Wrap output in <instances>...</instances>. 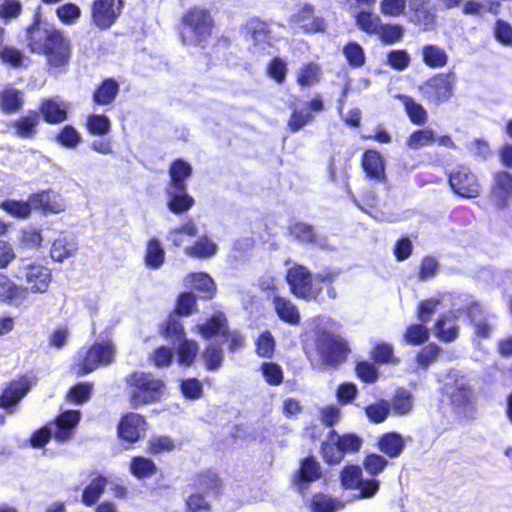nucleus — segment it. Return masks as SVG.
<instances>
[{"mask_svg":"<svg viewBox=\"0 0 512 512\" xmlns=\"http://www.w3.org/2000/svg\"><path fill=\"white\" fill-rule=\"evenodd\" d=\"M192 171V166L183 159H176L170 165V181L166 187L167 207L174 214L187 212L195 203L194 198L188 194L186 184Z\"/></svg>","mask_w":512,"mask_h":512,"instance_id":"1","label":"nucleus"},{"mask_svg":"<svg viewBox=\"0 0 512 512\" xmlns=\"http://www.w3.org/2000/svg\"><path fill=\"white\" fill-rule=\"evenodd\" d=\"M316 350L324 364L338 365L346 360L348 343L339 335L318 327L315 338Z\"/></svg>","mask_w":512,"mask_h":512,"instance_id":"6","label":"nucleus"},{"mask_svg":"<svg viewBox=\"0 0 512 512\" xmlns=\"http://www.w3.org/2000/svg\"><path fill=\"white\" fill-rule=\"evenodd\" d=\"M40 110L45 121L51 124L61 123L67 118V106L57 99L45 100Z\"/></svg>","mask_w":512,"mask_h":512,"instance_id":"36","label":"nucleus"},{"mask_svg":"<svg viewBox=\"0 0 512 512\" xmlns=\"http://www.w3.org/2000/svg\"><path fill=\"white\" fill-rule=\"evenodd\" d=\"M491 198L498 209H505L512 198V174L500 171L494 175Z\"/></svg>","mask_w":512,"mask_h":512,"instance_id":"20","label":"nucleus"},{"mask_svg":"<svg viewBox=\"0 0 512 512\" xmlns=\"http://www.w3.org/2000/svg\"><path fill=\"white\" fill-rule=\"evenodd\" d=\"M465 311L474 326L476 335L482 339L489 338L496 324V316L486 312L478 302H472Z\"/></svg>","mask_w":512,"mask_h":512,"instance_id":"17","label":"nucleus"},{"mask_svg":"<svg viewBox=\"0 0 512 512\" xmlns=\"http://www.w3.org/2000/svg\"><path fill=\"white\" fill-rule=\"evenodd\" d=\"M124 0H92L90 4V21L100 30L111 28L120 17Z\"/></svg>","mask_w":512,"mask_h":512,"instance_id":"12","label":"nucleus"},{"mask_svg":"<svg viewBox=\"0 0 512 512\" xmlns=\"http://www.w3.org/2000/svg\"><path fill=\"white\" fill-rule=\"evenodd\" d=\"M343 501L324 493H317L311 498L309 508L312 512H337L344 508Z\"/></svg>","mask_w":512,"mask_h":512,"instance_id":"38","label":"nucleus"},{"mask_svg":"<svg viewBox=\"0 0 512 512\" xmlns=\"http://www.w3.org/2000/svg\"><path fill=\"white\" fill-rule=\"evenodd\" d=\"M378 446L381 452L390 458H396L402 453L405 447V441L401 434L388 432L379 438Z\"/></svg>","mask_w":512,"mask_h":512,"instance_id":"35","label":"nucleus"},{"mask_svg":"<svg viewBox=\"0 0 512 512\" xmlns=\"http://www.w3.org/2000/svg\"><path fill=\"white\" fill-rule=\"evenodd\" d=\"M27 299L24 287L16 285L6 275L0 273V301L19 306Z\"/></svg>","mask_w":512,"mask_h":512,"instance_id":"26","label":"nucleus"},{"mask_svg":"<svg viewBox=\"0 0 512 512\" xmlns=\"http://www.w3.org/2000/svg\"><path fill=\"white\" fill-rule=\"evenodd\" d=\"M405 16L409 22L424 31L434 30L436 27V9L431 0H409Z\"/></svg>","mask_w":512,"mask_h":512,"instance_id":"15","label":"nucleus"},{"mask_svg":"<svg viewBox=\"0 0 512 512\" xmlns=\"http://www.w3.org/2000/svg\"><path fill=\"white\" fill-rule=\"evenodd\" d=\"M107 485V479L103 476H97L85 487L82 494V502L87 506L94 505L104 492Z\"/></svg>","mask_w":512,"mask_h":512,"instance_id":"42","label":"nucleus"},{"mask_svg":"<svg viewBox=\"0 0 512 512\" xmlns=\"http://www.w3.org/2000/svg\"><path fill=\"white\" fill-rule=\"evenodd\" d=\"M397 98L402 101L405 111L413 124L423 125L426 123L428 113L420 103L407 95H398Z\"/></svg>","mask_w":512,"mask_h":512,"instance_id":"39","label":"nucleus"},{"mask_svg":"<svg viewBox=\"0 0 512 512\" xmlns=\"http://www.w3.org/2000/svg\"><path fill=\"white\" fill-rule=\"evenodd\" d=\"M180 389L186 399L197 400L202 397L203 385L197 378H188L181 381Z\"/></svg>","mask_w":512,"mask_h":512,"instance_id":"55","label":"nucleus"},{"mask_svg":"<svg viewBox=\"0 0 512 512\" xmlns=\"http://www.w3.org/2000/svg\"><path fill=\"white\" fill-rule=\"evenodd\" d=\"M0 60L13 68H20L24 62V56L13 47H4L0 50Z\"/></svg>","mask_w":512,"mask_h":512,"instance_id":"62","label":"nucleus"},{"mask_svg":"<svg viewBox=\"0 0 512 512\" xmlns=\"http://www.w3.org/2000/svg\"><path fill=\"white\" fill-rule=\"evenodd\" d=\"M40 122V115L36 111H28L26 115L11 122L16 136L31 139L37 133V126Z\"/></svg>","mask_w":512,"mask_h":512,"instance_id":"29","label":"nucleus"},{"mask_svg":"<svg viewBox=\"0 0 512 512\" xmlns=\"http://www.w3.org/2000/svg\"><path fill=\"white\" fill-rule=\"evenodd\" d=\"M144 419L138 414L124 416L118 427L119 437L128 442H136L143 431Z\"/></svg>","mask_w":512,"mask_h":512,"instance_id":"27","label":"nucleus"},{"mask_svg":"<svg viewBox=\"0 0 512 512\" xmlns=\"http://www.w3.org/2000/svg\"><path fill=\"white\" fill-rule=\"evenodd\" d=\"M275 349V340L269 331L261 333L256 341V352L260 357L271 358Z\"/></svg>","mask_w":512,"mask_h":512,"instance_id":"58","label":"nucleus"},{"mask_svg":"<svg viewBox=\"0 0 512 512\" xmlns=\"http://www.w3.org/2000/svg\"><path fill=\"white\" fill-rule=\"evenodd\" d=\"M1 208L14 217L25 218L30 215L33 206L30 199L27 202L6 200L1 203Z\"/></svg>","mask_w":512,"mask_h":512,"instance_id":"51","label":"nucleus"},{"mask_svg":"<svg viewBox=\"0 0 512 512\" xmlns=\"http://www.w3.org/2000/svg\"><path fill=\"white\" fill-rule=\"evenodd\" d=\"M266 382L270 385H279L283 381L282 368L273 362H266L261 367Z\"/></svg>","mask_w":512,"mask_h":512,"instance_id":"59","label":"nucleus"},{"mask_svg":"<svg viewBox=\"0 0 512 512\" xmlns=\"http://www.w3.org/2000/svg\"><path fill=\"white\" fill-rule=\"evenodd\" d=\"M24 104V94L22 91L7 86L0 92V108L6 114L17 113Z\"/></svg>","mask_w":512,"mask_h":512,"instance_id":"33","label":"nucleus"},{"mask_svg":"<svg viewBox=\"0 0 512 512\" xmlns=\"http://www.w3.org/2000/svg\"><path fill=\"white\" fill-rule=\"evenodd\" d=\"M118 92V83L114 79L108 78L96 89L93 100L99 105H109L115 100Z\"/></svg>","mask_w":512,"mask_h":512,"instance_id":"40","label":"nucleus"},{"mask_svg":"<svg viewBox=\"0 0 512 512\" xmlns=\"http://www.w3.org/2000/svg\"><path fill=\"white\" fill-rule=\"evenodd\" d=\"M126 382L131 389L130 402L134 408L156 401L160 396V381L150 373L134 372L127 376Z\"/></svg>","mask_w":512,"mask_h":512,"instance_id":"7","label":"nucleus"},{"mask_svg":"<svg viewBox=\"0 0 512 512\" xmlns=\"http://www.w3.org/2000/svg\"><path fill=\"white\" fill-rule=\"evenodd\" d=\"M31 387L32 381L27 376L11 382L0 396V407L9 409L16 405L28 393Z\"/></svg>","mask_w":512,"mask_h":512,"instance_id":"21","label":"nucleus"},{"mask_svg":"<svg viewBox=\"0 0 512 512\" xmlns=\"http://www.w3.org/2000/svg\"><path fill=\"white\" fill-rule=\"evenodd\" d=\"M208 496L200 493H192L186 500L188 512H211V505Z\"/></svg>","mask_w":512,"mask_h":512,"instance_id":"57","label":"nucleus"},{"mask_svg":"<svg viewBox=\"0 0 512 512\" xmlns=\"http://www.w3.org/2000/svg\"><path fill=\"white\" fill-rule=\"evenodd\" d=\"M25 280L27 293L28 290L32 293H45L51 282V272L43 266H30L25 274Z\"/></svg>","mask_w":512,"mask_h":512,"instance_id":"23","label":"nucleus"},{"mask_svg":"<svg viewBox=\"0 0 512 512\" xmlns=\"http://www.w3.org/2000/svg\"><path fill=\"white\" fill-rule=\"evenodd\" d=\"M297 22L300 24L303 32H326L325 20L314 15V9L311 5H305L298 15Z\"/></svg>","mask_w":512,"mask_h":512,"instance_id":"37","label":"nucleus"},{"mask_svg":"<svg viewBox=\"0 0 512 512\" xmlns=\"http://www.w3.org/2000/svg\"><path fill=\"white\" fill-rule=\"evenodd\" d=\"M362 166L370 179L378 182L386 180L384 160L379 152L366 151L363 154Z\"/></svg>","mask_w":512,"mask_h":512,"instance_id":"28","label":"nucleus"},{"mask_svg":"<svg viewBox=\"0 0 512 512\" xmlns=\"http://www.w3.org/2000/svg\"><path fill=\"white\" fill-rule=\"evenodd\" d=\"M273 306L281 321L290 325H298L300 323V312L296 305H294L289 299L281 296H274Z\"/></svg>","mask_w":512,"mask_h":512,"instance_id":"32","label":"nucleus"},{"mask_svg":"<svg viewBox=\"0 0 512 512\" xmlns=\"http://www.w3.org/2000/svg\"><path fill=\"white\" fill-rule=\"evenodd\" d=\"M57 141L67 148H74L80 143L81 136L73 126L67 125L58 134Z\"/></svg>","mask_w":512,"mask_h":512,"instance_id":"63","label":"nucleus"},{"mask_svg":"<svg viewBox=\"0 0 512 512\" xmlns=\"http://www.w3.org/2000/svg\"><path fill=\"white\" fill-rule=\"evenodd\" d=\"M202 357L208 371H217L224 359L223 349L220 345L211 343L205 348Z\"/></svg>","mask_w":512,"mask_h":512,"instance_id":"45","label":"nucleus"},{"mask_svg":"<svg viewBox=\"0 0 512 512\" xmlns=\"http://www.w3.org/2000/svg\"><path fill=\"white\" fill-rule=\"evenodd\" d=\"M57 16L65 24H72L81 15L79 6L75 3H65L56 10Z\"/></svg>","mask_w":512,"mask_h":512,"instance_id":"60","label":"nucleus"},{"mask_svg":"<svg viewBox=\"0 0 512 512\" xmlns=\"http://www.w3.org/2000/svg\"><path fill=\"white\" fill-rule=\"evenodd\" d=\"M186 288L195 290L202 299H212L216 292V285L212 277L204 272L190 273L184 279Z\"/></svg>","mask_w":512,"mask_h":512,"instance_id":"22","label":"nucleus"},{"mask_svg":"<svg viewBox=\"0 0 512 512\" xmlns=\"http://www.w3.org/2000/svg\"><path fill=\"white\" fill-rule=\"evenodd\" d=\"M362 443V438L354 433L340 435L336 430H331L327 441L322 443L321 453L326 463L338 464L345 454L358 452Z\"/></svg>","mask_w":512,"mask_h":512,"instance_id":"5","label":"nucleus"},{"mask_svg":"<svg viewBox=\"0 0 512 512\" xmlns=\"http://www.w3.org/2000/svg\"><path fill=\"white\" fill-rule=\"evenodd\" d=\"M115 353L112 342H96L90 348H81L76 352L73 369L78 376H84L100 366L112 364Z\"/></svg>","mask_w":512,"mask_h":512,"instance_id":"3","label":"nucleus"},{"mask_svg":"<svg viewBox=\"0 0 512 512\" xmlns=\"http://www.w3.org/2000/svg\"><path fill=\"white\" fill-rule=\"evenodd\" d=\"M286 280L290 286L291 292L297 298L306 301H318L322 288L313 285L312 275L306 267L294 265L289 268L286 274Z\"/></svg>","mask_w":512,"mask_h":512,"instance_id":"11","label":"nucleus"},{"mask_svg":"<svg viewBox=\"0 0 512 512\" xmlns=\"http://www.w3.org/2000/svg\"><path fill=\"white\" fill-rule=\"evenodd\" d=\"M184 25L190 27L192 32H212L214 18L209 9L204 6H193L182 16Z\"/></svg>","mask_w":512,"mask_h":512,"instance_id":"19","label":"nucleus"},{"mask_svg":"<svg viewBox=\"0 0 512 512\" xmlns=\"http://www.w3.org/2000/svg\"><path fill=\"white\" fill-rule=\"evenodd\" d=\"M390 404L396 415H407L413 408V395L410 391L399 388Z\"/></svg>","mask_w":512,"mask_h":512,"instance_id":"43","label":"nucleus"},{"mask_svg":"<svg viewBox=\"0 0 512 512\" xmlns=\"http://www.w3.org/2000/svg\"><path fill=\"white\" fill-rule=\"evenodd\" d=\"M429 336L430 331L423 323L412 324L406 329L404 339L410 345H421L429 339Z\"/></svg>","mask_w":512,"mask_h":512,"instance_id":"49","label":"nucleus"},{"mask_svg":"<svg viewBox=\"0 0 512 512\" xmlns=\"http://www.w3.org/2000/svg\"><path fill=\"white\" fill-rule=\"evenodd\" d=\"M454 84V73H439L420 84L418 91L428 104L439 106L451 99Z\"/></svg>","mask_w":512,"mask_h":512,"instance_id":"8","label":"nucleus"},{"mask_svg":"<svg viewBox=\"0 0 512 512\" xmlns=\"http://www.w3.org/2000/svg\"><path fill=\"white\" fill-rule=\"evenodd\" d=\"M449 185L452 191L463 198H475L480 194V184L470 168L460 165L449 173Z\"/></svg>","mask_w":512,"mask_h":512,"instance_id":"13","label":"nucleus"},{"mask_svg":"<svg viewBox=\"0 0 512 512\" xmlns=\"http://www.w3.org/2000/svg\"><path fill=\"white\" fill-rule=\"evenodd\" d=\"M228 328V320L221 311L215 312L205 323L196 325L197 332L208 340L216 336L223 337Z\"/></svg>","mask_w":512,"mask_h":512,"instance_id":"25","label":"nucleus"},{"mask_svg":"<svg viewBox=\"0 0 512 512\" xmlns=\"http://www.w3.org/2000/svg\"><path fill=\"white\" fill-rule=\"evenodd\" d=\"M192 486L196 492H200L208 497L216 496L221 488V480L214 471L209 469L197 474Z\"/></svg>","mask_w":512,"mask_h":512,"instance_id":"30","label":"nucleus"},{"mask_svg":"<svg viewBox=\"0 0 512 512\" xmlns=\"http://www.w3.org/2000/svg\"><path fill=\"white\" fill-rule=\"evenodd\" d=\"M447 322L448 320L444 316L438 318L435 323V332L440 340L451 342L458 337V326L454 323L447 326Z\"/></svg>","mask_w":512,"mask_h":512,"instance_id":"54","label":"nucleus"},{"mask_svg":"<svg viewBox=\"0 0 512 512\" xmlns=\"http://www.w3.org/2000/svg\"><path fill=\"white\" fill-rule=\"evenodd\" d=\"M33 208L42 209L45 213H60L66 208L64 200L53 191H42L30 196Z\"/></svg>","mask_w":512,"mask_h":512,"instance_id":"24","label":"nucleus"},{"mask_svg":"<svg viewBox=\"0 0 512 512\" xmlns=\"http://www.w3.org/2000/svg\"><path fill=\"white\" fill-rule=\"evenodd\" d=\"M436 142V134L431 128H424L414 131L407 139L406 145L413 150L424 146L432 145Z\"/></svg>","mask_w":512,"mask_h":512,"instance_id":"44","label":"nucleus"},{"mask_svg":"<svg viewBox=\"0 0 512 512\" xmlns=\"http://www.w3.org/2000/svg\"><path fill=\"white\" fill-rule=\"evenodd\" d=\"M92 390V384L78 383L70 389L67 397L74 404H83L90 399Z\"/></svg>","mask_w":512,"mask_h":512,"instance_id":"56","label":"nucleus"},{"mask_svg":"<svg viewBox=\"0 0 512 512\" xmlns=\"http://www.w3.org/2000/svg\"><path fill=\"white\" fill-rule=\"evenodd\" d=\"M322 475L319 462L314 456H308L300 461V467L293 476V484L303 494L309 485Z\"/></svg>","mask_w":512,"mask_h":512,"instance_id":"18","label":"nucleus"},{"mask_svg":"<svg viewBox=\"0 0 512 512\" xmlns=\"http://www.w3.org/2000/svg\"><path fill=\"white\" fill-rule=\"evenodd\" d=\"M313 120V115L307 109H293L289 120V127L292 132L299 131L307 123Z\"/></svg>","mask_w":512,"mask_h":512,"instance_id":"61","label":"nucleus"},{"mask_svg":"<svg viewBox=\"0 0 512 512\" xmlns=\"http://www.w3.org/2000/svg\"><path fill=\"white\" fill-rule=\"evenodd\" d=\"M81 413L78 410H67L59 415L52 423L33 433L31 445L35 448L43 447L53 436L58 442H65L72 438L73 430L79 423Z\"/></svg>","mask_w":512,"mask_h":512,"instance_id":"4","label":"nucleus"},{"mask_svg":"<svg viewBox=\"0 0 512 512\" xmlns=\"http://www.w3.org/2000/svg\"><path fill=\"white\" fill-rule=\"evenodd\" d=\"M131 473L137 478L150 477L156 472L154 462L146 457H134L130 464Z\"/></svg>","mask_w":512,"mask_h":512,"instance_id":"46","label":"nucleus"},{"mask_svg":"<svg viewBox=\"0 0 512 512\" xmlns=\"http://www.w3.org/2000/svg\"><path fill=\"white\" fill-rule=\"evenodd\" d=\"M444 392L450 398L454 410L459 414H467L472 406V391L466 377L458 370H451L444 385Z\"/></svg>","mask_w":512,"mask_h":512,"instance_id":"9","label":"nucleus"},{"mask_svg":"<svg viewBox=\"0 0 512 512\" xmlns=\"http://www.w3.org/2000/svg\"><path fill=\"white\" fill-rule=\"evenodd\" d=\"M163 337L170 340L173 350L177 355V361L181 366H191L197 356L199 346L196 341L186 337L184 328L164 330Z\"/></svg>","mask_w":512,"mask_h":512,"instance_id":"14","label":"nucleus"},{"mask_svg":"<svg viewBox=\"0 0 512 512\" xmlns=\"http://www.w3.org/2000/svg\"><path fill=\"white\" fill-rule=\"evenodd\" d=\"M343 54L353 68H359L365 64V53L358 43L349 42L344 47Z\"/></svg>","mask_w":512,"mask_h":512,"instance_id":"53","label":"nucleus"},{"mask_svg":"<svg viewBox=\"0 0 512 512\" xmlns=\"http://www.w3.org/2000/svg\"><path fill=\"white\" fill-rule=\"evenodd\" d=\"M388 64L395 70L402 71L410 64V56L405 50H392L387 55Z\"/></svg>","mask_w":512,"mask_h":512,"instance_id":"64","label":"nucleus"},{"mask_svg":"<svg viewBox=\"0 0 512 512\" xmlns=\"http://www.w3.org/2000/svg\"><path fill=\"white\" fill-rule=\"evenodd\" d=\"M391 411V404L387 400H380L365 408V414L373 423H381L386 420Z\"/></svg>","mask_w":512,"mask_h":512,"instance_id":"47","label":"nucleus"},{"mask_svg":"<svg viewBox=\"0 0 512 512\" xmlns=\"http://www.w3.org/2000/svg\"><path fill=\"white\" fill-rule=\"evenodd\" d=\"M197 311L196 296L193 292H182L178 295L174 310L169 314L167 320L162 323V334L164 330L184 328L181 317H188Z\"/></svg>","mask_w":512,"mask_h":512,"instance_id":"16","label":"nucleus"},{"mask_svg":"<svg viewBox=\"0 0 512 512\" xmlns=\"http://www.w3.org/2000/svg\"><path fill=\"white\" fill-rule=\"evenodd\" d=\"M375 0H346V5L353 11L357 27L362 32H405L402 26L394 25V29H387L381 22L380 16L361 6L371 7Z\"/></svg>","mask_w":512,"mask_h":512,"instance_id":"10","label":"nucleus"},{"mask_svg":"<svg viewBox=\"0 0 512 512\" xmlns=\"http://www.w3.org/2000/svg\"><path fill=\"white\" fill-rule=\"evenodd\" d=\"M290 233L302 243L312 244L323 248L326 245V238L318 236L314 227L304 222H296L290 227Z\"/></svg>","mask_w":512,"mask_h":512,"instance_id":"34","label":"nucleus"},{"mask_svg":"<svg viewBox=\"0 0 512 512\" xmlns=\"http://www.w3.org/2000/svg\"><path fill=\"white\" fill-rule=\"evenodd\" d=\"M87 129L92 135H107L111 130V122L105 115L91 114L87 117Z\"/></svg>","mask_w":512,"mask_h":512,"instance_id":"48","label":"nucleus"},{"mask_svg":"<svg viewBox=\"0 0 512 512\" xmlns=\"http://www.w3.org/2000/svg\"><path fill=\"white\" fill-rule=\"evenodd\" d=\"M28 45L32 52L44 54L51 66L59 67L68 62L70 44L63 34H30Z\"/></svg>","mask_w":512,"mask_h":512,"instance_id":"2","label":"nucleus"},{"mask_svg":"<svg viewBox=\"0 0 512 512\" xmlns=\"http://www.w3.org/2000/svg\"><path fill=\"white\" fill-rule=\"evenodd\" d=\"M423 62L430 68H441L447 64L446 51L436 45H426L422 49Z\"/></svg>","mask_w":512,"mask_h":512,"instance_id":"41","label":"nucleus"},{"mask_svg":"<svg viewBox=\"0 0 512 512\" xmlns=\"http://www.w3.org/2000/svg\"><path fill=\"white\" fill-rule=\"evenodd\" d=\"M217 251V245L206 237L200 238L193 246L186 248V253L194 257H211Z\"/></svg>","mask_w":512,"mask_h":512,"instance_id":"50","label":"nucleus"},{"mask_svg":"<svg viewBox=\"0 0 512 512\" xmlns=\"http://www.w3.org/2000/svg\"><path fill=\"white\" fill-rule=\"evenodd\" d=\"M78 250V243L73 235L61 234L52 244L51 258L58 262L73 256Z\"/></svg>","mask_w":512,"mask_h":512,"instance_id":"31","label":"nucleus"},{"mask_svg":"<svg viewBox=\"0 0 512 512\" xmlns=\"http://www.w3.org/2000/svg\"><path fill=\"white\" fill-rule=\"evenodd\" d=\"M341 484L346 489H356L362 478V470L358 465L346 466L341 472Z\"/></svg>","mask_w":512,"mask_h":512,"instance_id":"52","label":"nucleus"}]
</instances>
